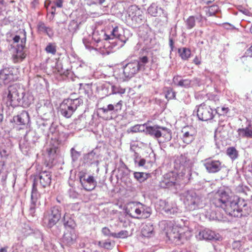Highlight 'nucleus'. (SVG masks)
<instances>
[{
	"mask_svg": "<svg viewBox=\"0 0 252 252\" xmlns=\"http://www.w3.org/2000/svg\"><path fill=\"white\" fill-rule=\"evenodd\" d=\"M215 207H221L230 216H246L251 212L246 201L236 195L229 196L225 191L218 192L212 200Z\"/></svg>",
	"mask_w": 252,
	"mask_h": 252,
	"instance_id": "f257e3e1",
	"label": "nucleus"
},
{
	"mask_svg": "<svg viewBox=\"0 0 252 252\" xmlns=\"http://www.w3.org/2000/svg\"><path fill=\"white\" fill-rule=\"evenodd\" d=\"M180 197L188 211L200 210V213L209 220L218 218L213 205L211 203H207L204 198L197 194L194 190L185 191L180 194Z\"/></svg>",
	"mask_w": 252,
	"mask_h": 252,
	"instance_id": "f03ea898",
	"label": "nucleus"
},
{
	"mask_svg": "<svg viewBox=\"0 0 252 252\" xmlns=\"http://www.w3.org/2000/svg\"><path fill=\"white\" fill-rule=\"evenodd\" d=\"M6 104L8 107H29L33 100L32 96L25 93L16 84L10 85L4 93Z\"/></svg>",
	"mask_w": 252,
	"mask_h": 252,
	"instance_id": "7ed1b4c3",
	"label": "nucleus"
},
{
	"mask_svg": "<svg viewBox=\"0 0 252 252\" xmlns=\"http://www.w3.org/2000/svg\"><path fill=\"white\" fill-rule=\"evenodd\" d=\"M219 100L218 99L206 101L198 106L197 116L199 120L202 121H207L212 120L216 114H219V107L215 108L214 103L217 104Z\"/></svg>",
	"mask_w": 252,
	"mask_h": 252,
	"instance_id": "20e7f679",
	"label": "nucleus"
},
{
	"mask_svg": "<svg viewBox=\"0 0 252 252\" xmlns=\"http://www.w3.org/2000/svg\"><path fill=\"white\" fill-rule=\"evenodd\" d=\"M83 104V100L81 97L65 99L60 105L61 114L66 118H69L77 108Z\"/></svg>",
	"mask_w": 252,
	"mask_h": 252,
	"instance_id": "39448f33",
	"label": "nucleus"
},
{
	"mask_svg": "<svg viewBox=\"0 0 252 252\" xmlns=\"http://www.w3.org/2000/svg\"><path fill=\"white\" fill-rule=\"evenodd\" d=\"M19 77L20 71L18 68L11 66L4 67L0 70V86L16 81Z\"/></svg>",
	"mask_w": 252,
	"mask_h": 252,
	"instance_id": "423d86ee",
	"label": "nucleus"
},
{
	"mask_svg": "<svg viewBox=\"0 0 252 252\" xmlns=\"http://www.w3.org/2000/svg\"><path fill=\"white\" fill-rule=\"evenodd\" d=\"M192 165V163L187 154L177 156L174 161L175 169L180 170V174H181V176H186L187 180H189V177L191 175L190 168Z\"/></svg>",
	"mask_w": 252,
	"mask_h": 252,
	"instance_id": "0eeeda50",
	"label": "nucleus"
},
{
	"mask_svg": "<svg viewBox=\"0 0 252 252\" xmlns=\"http://www.w3.org/2000/svg\"><path fill=\"white\" fill-rule=\"evenodd\" d=\"M62 216V207L54 206L44 213V222L49 228H51L61 219Z\"/></svg>",
	"mask_w": 252,
	"mask_h": 252,
	"instance_id": "6e6552de",
	"label": "nucleus"
},
{
	"mask_svg": "<svg viewBox=\"0 0 252 252\" xmlns=\"http://www.w3.org/2000/svg\"><path fill=\"white\" fill-rule=\"evenodd\" d=\"M126 212L129 216L135 219H146L150 216V213L145 211L144 206L140 202L129 203Z\"/></svg>",
	"mask_w": 252,
	"mask_h": 252,
	"instance_id": "1a4fd4ad",
	"label": "nucleus"
},
{
	"mask_svg": "<svg viewBox=\"0 0 252 252\" xmlns=\"http://www.w3.org/2000/svg\"><path fill=\"white\" fill-rule=\"evenodd\" d=\"M122 106L123 101L121 100L114 104H109L106 106L99 108L98 110L101 112L105 120H112L121 112Z\"/></svg>",
	"mask_w": 252,
	"mask_h": 252,
	"instance_id": "9d476101",
	"label": "nucleus"
},
{
	"mask_svg": "<svg viewBox=\"0 0 252 252\" xmlns=\"http://www.w3.org/2000/svg\"><path fill=\"white\" fill-rule=\"evenodd\" d=\"M186 178V176H181V174H178L175 171H171L163 176V179L160 182V186L162 188H169L179 184Z\"/></svg>",
	"mask_w": 252,
	"mask_h": 252,
	"instance_id": "9b49d317",
	"label": "nucleus"
},
{
	"mask_svg": "<svg viewBox=\"0 0 252 252\" xmlns=\"http://www.w3.org/2000/svg\"><path fill=\"white\" fill-rule=\"evenodd\" d=\"M63 127L56 122H53L50 126L48 137H51L57 144H60L65 138V134L63 132Z\"/></svg>",
	"mask_w": 252,
	"mask_h": 252,
	"instance_id": "f8f14e48",
	"label": "nucleus"
},
{
	"mask_svg": "<svg viewBox=\"0 0 252 252\" xmlns=\"http://www.w3.org/2000/svg\"><path fill=\"white\" fill-rule=\"evenodd\" d=\"M165 225H167V227L164 229L165 234L170 240L176 244H179L182 239V235L179 232V228L176 226L172 227L165 221H161L159 224L160 226Z\"/></svg>",
	"mask_w": 252,
	"mask_h": 252,
	"instance_id": "ddd939ff",
	"label": "nucleus"
},
{
	"mask_svg": "<svg viewBox=\"0 0 252 252\" xmlns=\"http://www.w3.org/2000/svg\"><path fill=\"white\" fill-rule=\"evenodd\" d=\"M101 32V33L103 34L102 36H104V39H105V40H113L114 39L117 40V41H109V43L112 44H118V42L119 41L122 42V43H125L127 40V38L123 34V30L120 31V29L118 27H115L114 28H113L112 31L111 32L110 34H107V33H105L103 31H102Z\"/></svg>",
	"mask_w": 252,
	"mask_h": 252,
	"instance_id": "4468645a",
	"label": "nucleus"
},
{
	"mask_svg": "<svg viewBox=\"0 0 252 252\" xmlns=\"http://www.w3.org/2000/svg\"><path fill=\"white\" fill-rule=\"evenodd\" d=\"M10 122L17 129H23L30 122L29 114L27 111H22L20 114L14 116L10 120Z\"/></svg>",
	"mask_w": 252,
	"mask_h": 252,
	"instance_id": "2eb2a0df",
	"label": "nucleus"
},
{
	"mask_svg": "<svg viewBox=\"0 0 252 252\" xmlns=\"http://www.w3.org/2000/svg\"><path fill=\"white\" fill-rule=\"evenodd\" d=\"M80 182L83 188L87 191H91L95 188L97 182L92 175H89L87 173L81 171L78 175Z\"/></svg>",
	"mask_w": 252,
	"mask_h": 252,
	"instance_id": "dca6fc26",
	"label": "nucleus"
},
{
	"mask_svg": "<svg viewBox=\"0 0 252 252\" xmlns=\"http://www.w3.org/2000/svg\"><path fill=\"white\" fill-rule=\"evenodd\" d=\"M140 69L137 62L133 61L123 66V74L126 78L130 79L137 74Z\"/></svg>",
	"mask_w": 252,
	"mask_h": 252,
	"instance_id": "f3484780",
	"label": "nucleus"
},
{
	"mask_svg": "<svg viewBox=\"0 0 252 252\" xmlns=\"http://www.w3.org/2000/svg\"><path fill=\"white\" fill-rule=\"evenodd\" d=\"M99 156L98 150L95 148L84 155L83 162L88 166L94 165L96 166H98L99 164Z\"/></svg>",
	"mask_w": 252,
	"mask_h": 252,
	"instance_id": "a211bd4d",
	"label": "nucleus"
},
{
	"mask_svg": "<svg viewBox=\"0 0 252 252\" xmlns=\"http://www.w3.org/2000/svg\"><path fill=\"white\" fill-rule=\"evenodd\" d=\"M203 165L206 170L210 173H215L220 171L222 167L221 162L219 160L208 158L204 160Z\"/></svg>",
	"mask_w": 252,
	"mask_h": 252,
	"instance_id": "6ab92c4d",
	"label": "nucleus"
},
{
	"mask_svg": "<svg viewBox=\"0 0 252 252\" xmlns=\"http://www.w3.org/2000/svg\"><path fill=\"white\" fill-rule=\"evenodd\" d=\"M158 205V209L163 211L168 215H177L179 213V209L174 203H169L166 200H160Z\"/></svg>",
	"mask_w": 252,
	"mask_h": 252,
	"instance_id": "aec40b11",
	"label": "nucleus"
},
{
	"mask_svg": "<svg viewBox=\"0 0 252 252\" xmlns=\"http://www.w3.org/2000/svg\"><path fill=\"white\" fill-rule=\"evenodd\" d=\"M51 181V172L49 171L42 170L35 176L34 183L39 182L41 186L46 188L50 185Z\"/></svg>",
	"mask_w": 252,
	"mask_h": 252,
	"instance_id": "412c9836",
	"label": "nucleus"
},
{
	"mask_svg": "<svg viewBox=\"0 0 252 252\" xmlns=\"http://www.w3.org/2000/svg\"><path fill=\"white\" fill-rule=\"evenodd\" d=\"M77 235L74 230L66 231L62 238L61 242L63 247L64 246L70 247L74 245L76 242Z\"/></svg>",
	"mask_w": 252,
	"mask_h": 252,
	"instance_id": "4be33fe9",
	"label": "nucleus"
},
{
	"mask_svg": "<svg viewBox=\"0 0 252 252\" xmlns=\"http://www.w3.org/2000/svg\"><path fill=\"white\" fill-rule=\"evenodd\" d=\"M183 142L187 144L190 143L195 138L196 131L194 128L190 126L184 127L182 130Z\"/></svg>",
	"mask_w": 252,
	"mask_h": 252,
	"instance_id": "5701e85b",
	"label": "nucleus"
},
{
	"mask_svg": "<svg viewBox=\"0 0 252 252\" xmlns=\"http://www.w3.org/2000/svg\"><path fill=\"white\" fill-rule=\"evenodd\" d=\"M38 112L41 114L42 117L45 119H49L53 116L54 108L50 102L46 101L43 105L38 108Z\"/></svg>",
	"mask_w": 252,
	"mask_h": 252,
	"instance_id": "b1692460",
	"label": "nucleus"
},
{
	"mask_svg": "<svg viewBox=\"0 0 252 252\" xmlns=\"http://www.w3.org/2000/svg\"><path fill=\"white\" fill-rule=\"evenodd\" d=\"M37 32L39 34H44L47 35L49 38L53 37L54 32L53 29L47 26L43 21H40L37 24Z\"/></svg>",
	"mask_w": 252,
	"mask_h": 252,
	"instance_id": "393cba45",
	"label": "nucleus"
},
{
	"mask_svg": "<svg viewBox=\"0 0 252 252\" xmlns=\"http://www.w3.org/2000/svg\"><path fill=\"white\" fill-rule=\"evenodd\" d=\"M51 124V123L49 121V119L39 118L36 121L38 129L46 136L49 135V130Z\"/></svg>",
	"mask_w": 252,
	"mask_h": 252,
	"instance_id": "a878e982",
	"label": "nucleus"
},
{
	"mask_svg": "<svg viewBox=\"0 0 252 252\" xmlns=\"http://www.w3.org/2000/svg\"><path fill=\"white\" fill-rule=\"evenodd\" d=\"M171 138L170 131L158 126V143H163L169 141Z\"/></svg>",
	"mask_w": 252,
	"mask_h": 252,
	"instance_id": "bb28decb",
	"label": "nucleus"
},
{
	"mask_svg": "<svg viewBox=\"0 0 252 252\" xmlns=\"http://www.w3.org/2000/svg\"><path fill=\"white\" fill-rule=\"evenodd\" d=\"M22 46H17L15 52L12 55V60L14 63L22 62L26 57Z\"/></svg>",
	"mask_w": 252,
	"mask_h": 252,
	"instance_id": "cd10ccee",
	"label": "nucleus"
},
{
	"mask_svg": "<svg viewBox=\"0 0 252 252\" xmlns=\"http://www.w3.org/2000/svg\"><path fill=\"white\" fill-rule=\"evenodd\" d=\"M198 237L200 239H202L206 240H217L219 239L218 235L215 232L209 229H205L200 231Z\"/></svg>",
	"mask_w": 252,
	"mask_h": 252,
	"instance_id": "c85d7f7f",
	"label": "nucleus"
},
{
	"mask_svg": "<svg viewBox=\"0 0 252 252\" xmlns=\"http://www.w3.org/2000/svg\"><path fill=\"white\" fill-rule=\"evenodd\" d=\"M63 225L66 228L74 230L76 224L71 215L65 213L63 217Z\"/></svg>",
	"mask_w": 252,
	"mask_h": 252,
	"instance_id": "c756f323",
	"label": "nucleus"
},
{
	"mask_svg": "<svg viewBox=\"0 0 252 252\" xmlns=\"http://www.w3.org/2000/svg\"><path fill=\"white\" fill-rule=\"evenodd\" d=\"M141 234L143 237L150 238L155 235L154 228L152 223H148L143 225L141 230Z\"/></svg>",
	"mask_w": 252,
	"mask_h": 252,
	"instance_id": "7c9ffc66",
	"label": "nucleus"
},
{
	"mask_svg": "<svg viewBox=\"0 0 252 252\" xmlns=\"http://www.w3.org/2000/svg\"><path fill=\"white\" fill-rule=\"evenodd\" d=\"M112 84L105 83L97 88V91L100 94L103 95V97L112 94Z\"/></svg>",
	"mask_w": 252,
	"mask_h": 252,
	"instance_id": "2f4dec72",
	"label": "nucleus"
},
{
	"mask_svg": "<svg viewBox=\"0 0 252 252\" xmlns=\"http://www.w3.org/2000/svg\"><path fill=\"white\" fill-rule=\"evenodd\" d=\"M24 138L33 147L39 138L35 131L33 130H29L28 131L25 135Z\"/></svg>",
	"mask_w": 252,
	"mask_h": 252,
	"instance_id": "473e14b6",
	"label": "nucleus"
},
{
	"mask_svg": "<svg viewBox=\"0 0 252 252\" xmlns=\"http://www.w3.org/2000/svg\"><path fill=\"white\" fill-rule=\"evenodd\" d=\"M19 148L24 155H27L30 150L33 148V146L24 138L22 140L20 141Z\"/></svg>",
	"mask_w": 252,
	"mask_h": 252,
	"instance_id": "72a5a7b5",
	"label": "nucleus"
},
{
	"mask_svg": "<svg viewBox=\"0 0 252 252\" xmlns=\"http://www.w3.org/2000/svg\"><path fill=\"white\" fill-rule=\"evenodd\" d=\"M56 142L52 146L47 148L46 151L48 156L52 159H54L59 152L58 145Z\"/></svg>",
	"mask_w": 252,
	"mask_h": 252,
	"instance_id": "f704fd0d",
	"label": "nucleus"
},
{
	"mask_svg": "<svg viewBox=\"0 0 252 252\" xmlns=\"http://www.w3.org/2000/svg\"><path fill=\"white\" fill-rule=\"evenodd\" d=\"M239 136L248 138H252V130L247 127L246 128H239L237 130Z\"/></svg>",
	"mask_w": 252,
	"mask_h": 252,
	"instance_id": "c9c22d12",
	"label": "nucleus"
},
{
	"mask_svg": "<svg viewBox=\"0 0 252 252\" xmlns=\"http://www.w3.org/2000/svg\"><path fill=\"white\" fill-rule=\"evenodd\" d=\"M178 53L182 60H187L191 55L190 50L189 48L183 47L178 49Z\"/></svg>",
	"mask_w": 252,
	"mask_h": 252,
	"instance_id": "e433bc0d",
	"label": "nucleus"
},
{
	"mask_svg": "<svg viewBox=\"0 0 252 252\" xmlns=\"http://www.w3.org/2000/svg\"><path fill=\"white\" fill-rule=\"evenodd\" d=\"M157 41L155 37L152 38L148 36L146 39L144 40V44L149 49H153L157 45Z\"/></svg>",
	"mask_w": 252,
	"mask_h": 252,
	"instance_id": "4c0bfd02",
	"label": "nucleus"
},
{
	"mask_svg": "<svg viewBox=\"0 0 252 252\" xmlns=\"http://www.w3.org/2000/svg\"><path fill=\"white\" fill-rule=\"evenodd\" d=\"M145 129L146 133L156 139H158V126H146Z\"/></svg>",
	"mask_w": 252,
	"mask_h": 252,
	"instance_id": "58836bf2",
	"label": "nucleus"
},
{
	"mask_svg": "<svg viewBox=\"0 0 252 252\" xmlns=\"http://www.w3.org/2000/svg\"><path fill=\"white\" fill-rule=\"evenodd\" d=\"M45 6L47 9L48 14H51L53 17L56 12V6L55 4H54L51 1L46 0L45 2Z\"/></svg>",
	"mask_w": 252,
	"mask_h": 252,
	"instance_id": "ea45409f",
	"label": "nucleus"
},
{
	"mask_svg": "<svg viewBox=\"0 0 252 252\" xmlns=\"http://www.w3.org/2000/svg\"><path fill=\"white\" fill-rule=\"evenodd\" d=\"M146 124L144 125H136L133 126H131L127 130L128 133H135L137 132H143L145 130Z\"/></svg>",
	"mask_w": 252,
	"mask_h": 252,
	"instance_id": "a19ab883",
	"label": "nucleus"
},
{
	"mask_svg": "<svg viewBox=\"0 0 252 252\" xmlns=\"http://www.w3.org/2000/svg\"><path fill=\"white\" fill-rule=\"evenodd\" d=\"M39 196L40 194L38 193L37 191L35 183H33L31 192V201L37 202Z\"/></svg>",
	"mask_w": 252,
	"mask_h": 252,
	"instance_id": "79ce46f5",
	"label": "nucleus"
},
{
	"mask_svg": "<svg viewBox=\"0 0 252 252\" xmlns=\"http://www.w3.org/2000/svg\"><path fill=\"white\" fill-rule=\"evenodd\" d=\"M83 42L86 49H88L89 50L91 51L93 49L96 50H97L96 47L98 46V45H95V43L94 41H93V40L90 41L87 38H84L83 39Z\"/></svg>",
	"mask_w": 252,
	"mask_h": 252,
	"instance_id": "37998d69",
	"label": "nucleus"
},
{
	"mask_svg": "<svg viewBox=\"0 0 252 252\" xmlns=\"http://www.w3.org/2000/svg\"><path fill=\"white\" fill-rule=\"evenodd\" d=\"M45 50L47 53L51 54L53 55H55L57 52V46L56 43H49L46 46Z\"/></svg>",
	"mask_w": 252,
	"mask_h": 252,
	"instance_id": "c03bdc74",
	"label": "nucleus"
},
{
	"mask_svg": "<svg viewBox=\"0 0 252 252\" xmlns=\"http://www.w3.org/2000/svg\"><path fill=\"white\" fill-rule=\"evenodd\" d=\"M149 60V57L147 56H144L142 57H139L138 60H134L135 62H137L139 68L140 70L144 69L145 65L148 63Z\"/></svg>",
	"mask_w": 252,
	"mask_h": 252,
	"instance_id": "a18cd8bd",
	"label": "nucleus"
},
{
	"mask_svg": "<svg viewBox=\"0 0 252 252\" xmlns=\"http://www.w3.org/2000/svg\"><path fill=\"white\" fill-rule=\"evenodd\" d=\"M227 155L232 159H235L238 157V152L234 147H230L227 149Z\"/></svg>",
	"mask_w": 252,
	"mask_h": 252,
	"instance_id": "49530a36",
	"label": "nucleus"
},
{
	"mask_svg": "<svg viewBox=\"0 0 252 252\" xmlns=\"http://www.w3.org/2000/svg\"><path fill=\"white\" fill-rule=\"evenodd\" d=\"M98 246L102 248L107 249V250H111L113 247V244L108 240L105 241H98L97 243Z\"/></svg>",
	"mask_w": 252,
	"mask_h": 252,
	"instance_id": "de8ad7c7",
	"label": "nucleus"
},
{
	"mask_svg": "<svg viewBox=\"0 0 252 252\" xmlns=\"http://www.w3.org/2000/svg\"><path fill=\"white\" fill-rule=\"evenodd\" d=\"M112 94H124L126 90L124 88H122L119 85H112L111 87Z\"/></svg>",
	"mask_w": 252,
	"mask_h": 252,
	"instance_id": "09e8293b",
	"label": "nucleus"
},
{
	"mask_svg": "<svg viewBox=\"0 0 252 252\" xmlns=\"http://www.w3.org/2000/svg\"><path fill=\"white\" fill-rule=\"evenodd\" d=\"M186 25L188 29H192L195 25V18L193 16H189L185 21Z\"/></svg>",
	"mask_w": 252,
	"mask_h": 252,
	"instance_id": "8fccbe9b",
	"label": "nucleus"
},
{
	"mask_svg": "<svg viewBox=\"0 0 252 252\" xmlns=\"http://www.w3.org/2000/svg\"><path fill=\"white\" fill-rule=\"evenodd\" d=\"M148 12L151 16L156 17L158 13V4L153 3L148 9Z\"/></svg>",
	"mask_w": 252,
	"mask_h": 252,
	"instance_id": "3c124183",
	"label": "nucleus"
},
{
	"mask_svg": "<svg viewBox=\"0 0 252 252\" xmlns=\"http://www.w3.org/2000/svg\"><path fill=\"white\" fill-rule=\"evenodd\" d=\"M32 234L36 238H40L43 241V235L41 232L38 229H33L30 228L29 231L27 235H31Z\"/></svg>",
	"mask_w": 252,
	"mask_h": 252,
	"instance_id": "603ef678",
	"label": "nucleus"
},
{
	"mask_svg": "<svg viewBox=\"0 0 252 252\" xmlns=\"http://www.w3.org/2000/svg\"><path fill=\"white\" fill-rule=\"evenodd\" d=\"M134 177L140 183L145 181L147 179V175L143 172H135L134 173Z\"/></svg>",
	"mask_w": 252,
	"mask_h": 252,
	"instance_id": "864d4df0",
	"label": "nucleus"
},
{
	"mask_svg": "<svg viewBox=\"0 0 252 252\" xmlns=\"http://www.w3.org/2000/svg\"><path fill=\"white\" fill-rule=\"evenodd\" d=\"M70 154L72 161L73 162L76 161L81 156V153L76 151L74 148H72L71 149Z\"/></svg>",
	"mask_w": 252,
	"mask_h": 252,
	"instance_id": "5fc2aeb1",
	"label": "nucleus"
},
{
	"mask_svg": "<svg viewBox=\"0 0 252 252\" xmlns=\"http://www.w3.org/2000/svg\"><path fill=\"white\" fill-rule=\"evenodd\" d=\"M128 232L127 230H123L118 233H114V237L115 238H126L127 237Z\"/></svg>",
	"mask_w": 252,
	"mask_h": 252,
	"instance_id": "6e6d98bb",
	"label": "nucleus"
},
{
	"mask_svg": "<svg viewBox=\"0 0 252 252\" xmlns=\"http://www.w3.org/2000/svg\"><path fill=\"white\" fill-rule=\"evenodd\" d=\"M91 90V86L88 84H80V91L85 94H89Z\"/></svg>",
	"mask_w": 252,
	"mask_h": 252,
	"instance_id": "4d7b16f0",
	"label": "nucleus"
},
{
	"mask_svg": "<svg viewBox=\"0 0 252 252\" xmlns=\"http://www.w3.org/2000/svg\"><path fill=\"white\" fill-rule=\"evenodd\" d=\"M179 86L185 88L191 87L190 80L189 79H182L180 81Z\"/></svg>",
	"mask_w": 252,
	"mask_h": 252,
	"instance_id": "13d9d810",
	"label": "nucleus"
},
{
	"mask_svg": "<svg viewBox=\"0 0 252 252\" xmlns=\"http://www.w3.org/2000/svg\"><path fill=\"white\" fill-rule=\"evenodd\" d=\"M102 234L108 237H114V232H111L110 229L107 227H104L101 229Z\"/></svg>",
	"mask_w": 252,
	"mask_h": 252,
	"instance_id": "bf43d9fd",
	"label": "nucleus"
},
{
	"mask_svg": "<svg viewBox=\"0 0 252 252\" xmlns=\"http://www.w3.org/2000/svg\"><path fill=\"white\" fill-rule=\"evenodd\" d=\"M134 9H133L132 7L128 11V16L131 17L132 20H136L137 18V16L136 15V12H139L138 9H137L136 7H134Z\"/></svg>",
	"mask_w": 252,
	"mask_h": 252,
	"instance_id": "052dcab7",
	"label": "nucleus"
},
{
	"mask_svg": "<svg viewBox=\"0 0 252 252\" xmlns=\"http://www.w3.org/2000/svg\"><path fill=\"white\" fill-rule=\"evenodd\" d=\"M77 70L79 72H83V74L90 70V67L84 63H81L77 67Z\"/></svg>",
	"mask_w": 252,
	"mask_h": 252,
	"instance_id": "680f3d73",
	"label": "nucleus"
},
{
	"mask_svg": "<svg viewBox=\"0 0 252 252\" xmlns=\"http://www.w3.org/2000/svg\"><path fill=\"white\" fill-rule=\"evenodd\" d=\"M104 39V37L103 38ZM102 38L100 36H98V32L95 31L93 32L92 36V40L95 44H98L100 42Z\"/></svg>",
	"mask_w": 252,
	"mask_h": 252,
	"instance_id": "e2e57ef3",
	"label": "nucleus"
},
{
	"mask_svg": "<svg viewBox=\"0 0 252 252\" xmlns=\"http://www.w3.org/2000/svg\"><path fill=\"white\" fill-rule=\"evenodd\" d=\"M159 10L162 12V16L160 15V17H161L160 21H161L162 23V24H161V25L164 26L165 25L167 24L168 21L167 17V13L164 11V10L160 8Z\"/></svg>",
	"mask_w": 252,
	"mask_h": 252,
	"instance_id": "0e129e2a",
	"label": "nucleus"
},
{
	"mask_svg": "<svg viewBox=\"0 0 252 252\" xmlns=\"http://www.w3.org/2000/svg\"><path fill=\"white\" fill-rule=\"evenodd\" d=\"M68 194L69 197L73 199L77 198L79 196V193L72 188L68 189Z\"/></svg>",
	"mask_w": 252,
	"mask_h": 252,
	"instance_id": "69168bd1",
	"label": "nucleus"
},
{
	"mask_svg": "<svg viewBox=\"0 0 252 252\" xmlns=\"http://www.w3.org/2000/svg\"><path fill=\"white\" fill-rule=\"evenodd\" d=\"M36 203L37 202H35L31 201V204L29 207V213L32 216H34L36 207Z\"/></svg>",
	"mask_w": 252,
	"mask_h": 252,
	"instance_id": "338daca9",
	"label": "nucleus"
},
{
	"mask_svg": "<svg viewBox=\"0 0 252 252\" xmlns=\"http://www.w3.org/2000/svg\"><path fill=\"white\" fill-rule=\"evenodd\" d=\"M191 87L195 86H200L201 85L200 80L198 78H194L190 80Z\"/></svg>",
	"mask_w": 252,
	"mask_h": 252,
	"instance_id": "774afa93",
	"label": "nucleus"
}]
</instances>
